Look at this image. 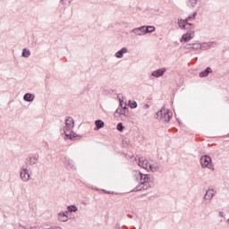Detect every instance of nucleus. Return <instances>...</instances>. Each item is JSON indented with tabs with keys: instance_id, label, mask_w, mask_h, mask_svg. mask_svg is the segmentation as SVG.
I'll return each mask as SVG.
<instances>
[{
	"instance_id": "nucleus-36",
	"label": "nucleus",
	"mask_w": 229,
	"mask_h": 229,
	"mask_svg": "<svg viewBox=\"0 0 229 229\" xmlns=\"http://www.w3.org/2000/svg\"><path fill=\"white\" fill-rule=\"evenodd\" d=\"M62 4H64V0H61Z\"/></svg>"
},
{
	"instance_id": "nucleus-34",
	"label": "nucleus",
	"mask_w": 229,
	"mask_h": 229,
	"mask_svg": "<svg viewBox=\"0 0 229 229\" xmlns=\"http://www.w3.org/2000/svg\"><path fill=\"white\" fill-rule=\"evenodd\" d=\"M120 106L122 107V108H124V106H123V102L120 100Z\"/></svg>"
},
{
	"instance_id": "nucleus-13",
	"label": "nucleus",
	"mask_w": 229,
	"mask_h": 229,
	"mask_svg": "<svg viewBox=\"0 0 229 229\" xmlns=\"http://www.w3.org/2000/svg\"><path fill=\"white\" fill-rule=\"evenodd\" d=\"M208 74H212V68L207 67L204 71L199 73V78H207Z\"/></svg>"
},
{
	"instance_id": "nucleus-6",
	"label": "nucleus",
	"mask_w": 229,
	"mask_h": 229,
	"mask_svg": "<svg viewBox=\"0 0 229 229\" xmlns=\"http://www.w3.org/2000/svg\"><path fill=\"white\" fill-rule=\"evenodd\" d=\"M148 171H151L152 173H162V171H164V166H162L160 163H149Z\"/></svg>"
},
{
	"instance_id": "nucleus-4",
	"label": "nucleus",
	"mask_w": 229,
	"mask_h": 229,
	"mask_svg": "<svg viewBox=\"0 0 229 229\" xmlns=\"http://www.w3.org/2000/svg\"><path fill=\"white\" fill-rule=\"evenodd\" d=\"M200 165L203 168L210 169L214 171V165L212 164V157L208 155L202 156L200 157Z\"/></svg>"
},
{
	"instance_id": "nucleus-18",
	"label": "nucleus",
	"mask_w": 229,
	"mask_h": 229,
	"mask_svg": "<svg viewBox=\"0 0 229 229\" xmlns=\"http://www.w3.org/2000/svg\"><path fill=\"white\" fill-rule=\"evenodd\" d=\"M177 24L181 30H184L185 25L187 24V20L178 19Z\"/></svg>"
},
{
	"instance_id": "nucleus-38",
	"label": "nucleus",
	"mask_w": 229,
	"mask_h": 229,
	"mask_svg": "<svg viewBox=\"0 0 229 229\" xmlns=\"http://www.w3.org/2000/svg\"><path fill=\"white\" fill-rule=\"evenodd\" d=\"M135 229V228H134Z\"/></svg>"
},
{
	"instance_id": "nucleus-21",
	"label": "nucleus",
	"mask_w": 229,
	"mask_h": 229,
	"mask_svg": "<svg viewBox=\"0 0 229 229\" xmlns=\"http://www.w3.org/2000/svg\"><path fill=\"white\" fill-rule=\"evenodd\" d=\"M126 106H127L126 104H124L123 109H120V110L116 109V113L120 114L121 115H126V111L125 110H127V108H128Z\"/></svg>"
},
{
	"instance_id": "nucleus-17",
	"label": "nucleus",
	"mask_w": 229,
	"mask_h": 229,
	"mask_svg": "<svg viewBox=\"0 0 229 229\" xmlns=\"http://www.w3.org/2000/svg\"><path fill=\"white\" fill-rule=\"evenodd\" d=\"M95 125V130H101V128H105V122H103L102 120H96Z\"/></svg>"
},
{
	"instance_id": "nucleus-24",
	"label": "nucleus",
	"mask_w": 229,
	"mask_h": 229,
	"mask_svg": "<svg viewBox=\"0 0 229 229\" xmlns=\"http://www.w3.org/2000/svg\"><path fill=\"white\" fill-rule=\"evenodd\" d=\"M191 49L197 51L198 49H201V44L199 43H193L192 44V47H191Z\"/></svg>"
},
{
	"instance_id": "nucleus-27",
	"label": "nucleus",
	"mask_w": 229,
	"mask_h": 229,
	"mask_svg": "<svg viewBox=\"0 0 229 229\" xmlns=\"http://www.w3.org/2000/svg\"><path fill=\"white\" fill-rule=\"evenodd\" d=\"M190 4L191 8H194L198 4V0H190Z\"/></svg>"
},
{
	"instance_id": "nucleus-19",
	"label": "nucleus",
	"mask_w": 229,
	"mask_h": 229,
	"mask_svg": "<svg viewBox=\"0 0 229 229\" xmlns=\"http://www.w3.org/2000/svg\"><path fill=\"white\" fill-rule=\"evenodd\" d=\"M21 56H23V58H30V56H31V52H30L28 48H23Z\"/></svg>"
},
{
	"instance_id": "nucleus-37",
	"label": "nucleus",
	"mask_w": 229,
	"mask_h": 229,
	"mask_svg": "<svg viewBox=\"0 0 229 229\" xmlns=\"http://www.w3.org/2000/svg\"><path fill=\"white\" fill-rule=\"evenodd\" d=\"M148 31H151V29H148Z\"/></svg>"
},
{
	"instance_id": "nucleus-30",
	"label": "nucleus",
	"mask_w": 229,
	"mask_h": 229,
	"mask_svg": "<svg viewBox=\"0 0 229 229\" xmlns=\"http://www.w3.org/2000/svg\"><path fill=\"white\" fill-rule=\"evenodd\" d=\"M186 49H192V44H188L186 46Z\"/></svg>"
},
{
	"instance_id": "nucleus-23",
	"label": "nucleus",
	"mask_w": 229,
	"mask_h": 229,
	"mask_svg": "<svg viewBox=\"0 0 229 229\" xmlns=\"http://www.w3.org/2000/svg\"><path fill=\"white\" fill-rule=\"evenodd\" d=\"M68 212H76L78 210V207L72 205L67 208Z\"/></svg>"
},
{
	"instance_id": "nucleus-12",
	"label": "nucleus",
	"mask_w": 229,
	"mask_h": 229,
	"mask_svg": "<svg viewBox=\"0 0 229 229\" xmlns=\"http://www.w3.org/2000/svg\"><path fill=\"white\" fill-rule=\"evenodd\" d=\"M165 71H166L165 68L158 69L157 71H154L151 73V76H154V78H160L163 74H165Z\"/></svg>"
},
{
	"instance_id": "nucleus-7",
	"label": "nucleus",
	"mask_w": 229,
	"mask_h": 229,
	"mask_svg": "<svg viewBox=\"0 0 229 229\" xmlns=\"http://www.w3.org/2000/svg\"><path fill=\"white\" fill-rule=\"evenodd\" d=\"M216 193L217 191H216L214 189L208 188L206 191L203 199H205V201H212V199L214 198V196H216Z\"/></svg>"
},
{
	"instance_id": "nucleus-14",
	"label": "nucleus",
	"mask_w": 229,
	"mask_h": 229,
	"mask_svg": "<svg viewBox=\"0 0 229 229\" xmlns=\"http://www.w3.org/2000/svg\"><path fill=\"white\" fill-rule=\"evenodd\" d=\"M194 32L188 31L186 34H183L181 39V42H189L192 38Z\"/></svg>"
},
{
	"instance_id": "nucleus-31",
	"label": "nucleus",
	"mask_w": 229,
	"mask_h": 229,
	"mask_svg": "<svg viewBox=\"0 0 229 229\" xmlns=\"http://www.w3.org/2000/svg\"><path fill=\"white\" fill-rule=\"evenodd\" d=\"M143 108H144V110H148V108H149V105L145 104V105L143 106Z\"/></svg>"
},
{
	"instance_id": "nucleus-5",
	"label": "nucleus",
	"mask_w": 229,
	"mask_h": 229,
	"mask_svg": "<svg viewBox=\"0 0 229 229\" xmlns=\"http://www.w3.org/2000/svg\"><path fill=\"white\" fill-rule=\"evenodd\" d=\"M20 178L21 182H30V169L28 165H22L20 169Z\"/></svg>"
},
{
	"instance_id": "nucleus-20",
	"label": "nucleus",
	"mask_w": 229,
	"mask_h": 229,
	"mask_svg": "<svg viewBox=\"0 0 229 229\" xmlns=\"http://www.w3.org/2000/svg\"><path fill=\"white\" fill-rule=\"evenodd\" d=\"M38 162V156L30 157V165H35Z\"/></svg>"
},
{
	"instance_id": "nucleus-32",
	"label": "nucleus",
	"mask_w": 229,
	"mask_h": 229,
	"mask_svg": "<svg viewBox=\"0 0 229 229\" xmlns=\"http://www.w3.org/2000/svg\"><path fill=\"white\" fill-rule=\"evenodd\" d=\"M114 229H121V225L119 224H117L116 226L114 227Z\"/></svg>"
},
{
	"instance_id": "nucleus-25",
	"label": "nucleus",
	"mask_w": 229,
	"mask_h": 229,
	"mask_svg": "<svg viewBox=\"0 0 229 229\" xmlns=\"http://www.w3.org/2000/svg\"><path fill=\"white\" fill-rule=\"evenodd\" d=\"M183 30H194V25L192 23H189V21H187L186 25H184Z\"/></svg>"
},
{
	"instance_id": "nucleus-33",
	"label": "nucleus",
	"mask_w": 229,
	"mask_h": 229,
	"mask_svg": "<svg viewBox=\"0 0 229 229\" xmlns=\"http://www.w3.org/2000/svg\"><path fill=\"white\" fill-rule=\"evenodd\" d=\"M224 214H225V213H223L222 211H220V212H219L220 217H224Z\"/></svg>"
},
{
	"instance_id": "nucleus-1",
	"label": "nucleus",
	"mask_w": 229,
	"mask_h": 229,
	"mask_svg": "<svg viewBox=\"0 0 229 229\" xmlns=\"http://www.w3.org/2000/svg\"><path fill=\"white\" fill-rule=\"evenodd\" d=\"M140 182L134 189L133 192H139V191H148L149 187H151V183L153 182V179L149 174H144L140 173Z\"/></svg>"
},
{
	"instance_id": "nucleus-28",
	"label": "nucleus",
	"mask_w": 229,
	"mask_h": 229,
	"mask_svg": "<svg viewBox=\"0 0 229 229\" xmlns=\"http://www.w3.org/2000/svg\"><path fill=\"white\" fill-rule=\"evenodd\" d=\"M129 103H130L131 108H137V103L135 101H133L132 103L131 101H129Z\"/></svg>"
},
{
	"instance_id": "nucleus-35",
	"label": "nucleus",
	"mask_w": 229,
	"mask_h": 229,
	"mask_svg": "<svg viewBox=\"0 0 229 229\" xmlns=\"http://www.w3.org/2000/svg\"><path fill=\"white\" fill-rule=\"evenodd\" d=\"M214 45V43H208V46L210 47V46H213Z\"/></svg>"
},
{
	"instance_id": "nucleus-10",
	"label": "nucleus",
	"mask_w": 229,
	"mask_h": 229,
	"mask_svg": "<svg viewBox=\"0 0 229 229\" xmlns=\"http://www.w3.org/2000/svg\"><path fill=\"white\" fill-rule=\"evenodd\" d=\"M64 135L67 139H70V140H74V139H81V136L78 135L76 132L74 131H71V133H67V131H64Z\"/></svg>"
},
{
	"instance_id": "nucleus-29",
	"label": "nucleus",
	"mask_w": 229,
	"mask_h": 229,
	"mask_svg": "<svg viewBox=\"0 0 229 229\" xmlns=\"http://www.w3.org/2000/svg\"><path fill=\"white\" fill-rule=\"evenodd\" d=\"M67 164L70 165L71 167H74V161L73 160H71V159H68L66 160Z\"/></svg>"
},
{
	"instance_id": "nucleus-2",
	"label": "nucleus",
	"mask_w": 229,
	"mask_h": 229,
	"mask_svg": "<svg viewBox=\"0 0 229 229\" xmlns=\"http://www.w3.org/2000/svg\"><path fill=\"white\" fill-rule=\"evenodd\" d=\"M155 26H141L135 28L131 30V33H133L137 37H142V35H147L148 33H153L155 31Z\"/></svg>"
},
{
	"instance_id": "nucleus-22",
	"label": "nucleus",
	"mask_w": 229,
	"mask_h": 229,
	"mask_svg": "<svg viewBox=\"0 0 229 229\" xmlns=\"http://www.w3.org/2000/svg\"><path fill=\"white\" fill-rule=\"evenodd\" d=\"M196 15H198V13L195 12L193 13L191 15L188 16L185 20L187 22H189V21H194V19H196Z\"/></svg>"
},
{
	"instance_id": "nucleus-16",
	"label": "nucleus",
	"mask_w": 229,
	"mask_h": 229,
	"mask_svg": "<svg viewBox=\"0 0 229 229\" xmlns=\"http://www.w3.org/2000/svg\"><path fill=\"white\" fill-rule=\"evenodd\" d=\"M124 53H128V48L123 47L121 50L115 53L114 56L116 58H123Z\"/></svg>"
},
{
	"instance_id": "nucleus-9",
	"label": "nucleus",
	"mask_w": 229,
	"mask_h": 229,
	"mask_svg": "<svg viewBox=\"0 0 229 229\" xmlns=\"http://www.w3.org/2000/svg\"><path fill=\"white\" fill-rule=\"evenodd\" d=\"M65 124H66V127L64 128V131H69V130H71V128L74 126V120L71 117H68L65 120Z\"/></svg>"
},
{
	"instance_id": "nucleus-11",
	"label": "nucleus",
	"mask_w": 229,
	"mask_h": 229,
	"mask_svg": "<svg viewBox=\"0 0 229 229\" xmlns=\"http://www.w3.org/2000/svg\"><path fill=\"white\" fill-rule=\"evenodd\" d=\"M67 214H69V211L59 213L58 214L59 221H62L63 223H67V221H69V216H67Z\"/></svg>"
},
{
	"instance_id": "nucleus-15",
	"label": "nucleus",
	"mask_w": 229,
	"mask_h": 229,
	"mask_svg": "<svg viewBox=\"0 0 229 229\" xmlns=\"http://www.w3.org/2000/svg\"><path fill=\"white\" fill-rule=\"evenodd\" d=\"M23 99H24V101H27V103H32V101L35 100V95H33L31 93H26L23 96Z\"/></svg>"
},
{
	"instance_id": "nucleus-3",
	"label": "nucleus",
	"mask_w": 229,
	"mask_h": 229,
	"mask_svg": "<svg viewBox=\"0 0 229 229\" xmlns=\"http://www.w3.org/2000/svg\"><path fill=\"white\" fill-rule=\"evenodd\" d=\"M171 117L172 114L169 113V109H165V107H162L161 110L156 114V119L165 121V123H169V121H171Z\"/></svg>"
},
{
	"instance_id": "nucleus-8",
	"label": "nucleus",
	"mask_w": 229,
	"mask_h": 229,
	"mask_svg": "<svg viewBox=\"0 0 229 229\" xmlns=\"http://www.w3.org/2000/svg\"><path fill=\"white\" fill-rule=\"evenodd\" d=\"M149 161L144 159V157H140L138 159V165L142 167V169H147V171H149Z\"/></svg>"
},
{
	"instance_id": "nucleus-26",
	"label": "nucleus",
	"mask_w": 229,
	"mask_h": 229,
	"mask_svg": "<svg viewBox=\"0 0 229 229\" xmlns=\"http://www.w3.org/2000/svg\"><path fill=\"white\" fill-rule=\"evenodd\" d=\"M116 130H118V131H123L124 130V126L123 125V123H119L117 124Z\"/></svg>"
}]
</instances>
